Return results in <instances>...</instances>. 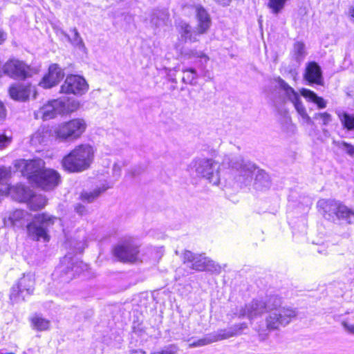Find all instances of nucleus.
I'll list each match as a JSON object with an SVG mask.
<instances>
[{
    "instance_id": "aec40b11",
    "label": "nucleus",
    "mask_w": 354,
    "mask_h": 354,
    "mask_svg": "<svg viewBox=\"0 0 354 354\" xmlns=\"http://www.w3.org/2000/svg\"><path fill=\"white\" fill-rule=\"evenodd\" d=\"M32 93H34V97H35V88L30 85L15 84L9 88L10 97L16 101L27 100Z\"/></svg>"
},
{
    "instance_id": "f8f14e48",
    "label": "nucleus",
    "mask_w": 354,
    "mask_h": 354,
    "mask_svg": "<svg viewBox=\"0 0 354 354\" xmlns=\"http://www.w3.org/2000/svg\"><path fill=\"white\" fill-rule=\"evenodd\" d=\"M17 169L21 172L24 176H28L32 183L33 176L39 175L45 167V162L41 159L33 160H18L15 163Z\"/></svg>"
},
{
    "instance_id": "a878e982",
    "label": "nucleus",
    "mask_w": 354,
    "mask_h": 354,
    "mask_svg": "<svg viewBox=\"0 0 354 354\" xmlns=\"http://www.w3.org/2000/svg\"><path fill=\"white\" fill-rule=\"evenodd\" d=\"M50 134L48 129L46 127H40L32 136L31 143L33 145H44L50 138Z\"/></svg>"
},
{
    "instance_id": "b1692460",
    "label": "nucleus",
    "mask_w": 354,
    "mask_h": 354,
    "mask_svg": "<svg viewBox=\"0 0 354 354\" xmlns=\"http://www.w3.org/2000/svg\"><path fill=\"white\" fill-rule=\"evenodd\" d=\"M278 82L279 86L284 91L286 97L293 104L294 106H296L297 104L302 103L299 94L296 92L293 88L289 86L288 83L280 78Z\"/></svg>"
},
{
    "instance_id": "6ab92c4d",
    "label": "nucleus",
    "mask_w": 354,
    "mask_h": 354,
    "mask_svg": "<svg viewBox=\"0 0 354 354\" xmlns=\"http://www.w3.org/2000/svg\"><path fill=\"white\" fill-rule=\"evenodd\" d=\"M304 79L308 84L324 85V78L320 66L315 62H308L306 64Z\"/></svg>"
},
{
    "instance_id": "4be33fe9",
    "label": "nucleus",
    "mask_w": 354,
    "mask_h": 354,
    "mask_svg": "<svg viewBox=\"0 0 354 354\" xmlns=\"http://www.w3.org/2000/svg\"><path fill=\"white\" fill-rule=\"evenodd\" d=\"M183 263H191L190 268L198 271L205 270V257L201 254H194L191 251L185 250L183 254Z\"/></svg>"
},
{
    "instance_id": "79ce46f5",
    "label": "nucleus",
    "mask_w": 354,
    "mask_h": 354,
    "mask_svg": "<svg viewBox=\"0 0 354 354\" xmlns=\"http://www.w3.org/2000/svg\"><path fill=\"white\" fill-rule=\"evenodd\" d=\"M80 106V103L77 100H72L71 102H65V110L64 113H71L76 111Z\"/></svg>"
},
{
    "instance_id": "412c9836",
    "label": "nucleus",
    "mask_w": 354,
    "mask_h": 354,
    "mask_svg": "<svg viewBox=\"0 0 354 354\" xmlns=\"http://www.w3.org/2000/svg\"><path fill=\"white\" fill-rule=\"evenodd\" d=\"M248 328L246 323H241L232 326L228 329H221L213 333L215 341H221L234 336L241 335L243 331Z\"/></svg>"
},
{
    "instance_id": "2eb2a0df",
    "label": "nucleus",
    "mask_w": 354,
    "mask_h": 354,
    "mask_svg": "<svg viewBox=\"0 0 354 354\" xmlns=\"http://www.w3.org/2000/svg\"><path fill=\"white\" fill-rule=\"evenodd\" d=\"M230 165L236 169L239 173V180L245 184L250 183L257 167L254 164L249 161H244L238 158L235 162H231Z\"/></svg>"
},
{
    "instance_id": "ddd939ff",
    "label": "nucleus",
    "mask_w": 354,
    "mask_h": 354,
    "mask_svg": "<svg viewBox=\"0 0 354 354\" xmlns=\"http://www.w3.org/2000/svg\"><path fill=\"white\" fill-rule=\"evenodd\" d=\"M86 268L87 265L83 262L74 261L71 256L66 255L62 259L61 265L57 268V271L64 272L66 277L64 279V281H69Z\"/></svg>"
},
{
    "instance_id": "7c9ffc66",
    "label": "nucleus",
    "mask_w": 354,
    "mask_h": 354,
    "mask_svg": "<svg viewBox=\"0 0 354 354\" xmlns=\"http://www.w3.org/2000/svg\"><path fill=\"white\" fill-rule=\"evenodd\" d=\"M109 187L103 185L102 187L95 189L92 192H85L81 195V198L83 201H87L88 203L93 202L102 193L105 192Z\"/></svg>"
},
{
    "instance_id": "09e8293b",
    "label": "nucleus",
    "mask_w": 354,
    "mask_h": 354,
    "mask_svg": "<svg viewBox=\"0 0 354 354\" xmlns=\"http://www.w3.org/2000/svg\"><path fill=\"white\" fill-rule=\"evenodd\" d=\"M6 39V34L3 31L0 30V45L4 42Z\"/></svg>"
},
{
    "instance_id": "393cba45",
    "label": "nucleus",
    "mask_w": 354,
    "mask_h": 354,
    "mask_svg": "<svg viewBox=\"0 0 354 354\" xmlns=\"http://www.w3.org/2000/svg\"><path fill=\"white\" fill-rule=\"evenodd\" d=\"M169 22V15L167 10H158L153 13L151 24L156 28L162 27Z\"/></svg>"
},
{
    "instance_id": "37998d69",
    "label": "nucleus",
    "mask_w": 354,
    "mask_h": 354,
    "mask_svg": "<svg viewBox=\"0 0 354 354\" xmlns=\"http://www.w3.org/2000/svg\"><path fill=\"white\" fill-rule=\"evenodd\" d=\"M12 142V137L0 132V149L7 147Z\"/></svg>"
},
{
    "instance_id": "39448f33",
    "label": "nucleus",
    "mask_w": 354,
    "mask_h": 354,
    "mask_svg": "<svg viewBox=\"0 0 354 354\" xmlns=\"http://www.w3.org/2000/svg\"><path fill=\"white\" fill-rule=\"evenodd\" d=\"M317 207L323 216L330 220L335 216L338 219H345L349 224H354V211L339 201L331 199H320Z\"/></svg>"
},
{
    "instance_id": "5701e85b",
    "label": "nucleus",
    "mask_w": 354,
    "mask_h": 354,
    "mask_svg": "<svg viewBox=\"0 0 354 354\" xmlns=\"http://www.w3.org/2000/svg\"><path fill=\"white\" fill-rule=\"evenodd\" d=\"M300 94L308 102L315 104L318 109H325L327 106V101L323 97L318 96L315 92L307 88H301Z\"/></svg>"
},
{
    "instance_id": "f3484780",
    "label": "nucleus",
    "mask_w": 354,
    "mask_h": 354,
    "mask_svg": "<svg viewBox=\"0 0 354 354\" xmlns=\"http://www.w3.org/2000/svg\"><path fill=\"white\" fill-rule=\"evenodd\" d=\"M138 247L132 242H125L115 247L114 255L120 261L134 262L138 259Z\"/></svg>"
},
{
    "instance_id": "1a4fd4ad",
    "label": "nucleus",
    "mask_w": 354,
    "mask_h": 354,
    "mask_svg": "<svg viewBox=\"0 0 354 354\" xmlns=\"http://www.w3.org/2000/svg\"><path fill=\"white\" fill-rule=\"evenodd\" d=\"M35 276L33 274L28 273L19 280L17 285L14 286L11 290L10 298L15 301H18L20 298L24 299L26 295L33 292L35 287Z\"/></svg>"
},
{
    "instance_id": "6e6552de",
    "label": "nucleus",
    "mask_w": 354,
    "mask_h": 354,
    "mask_svg": "<svg viewBox=\"0 0 354 354\" xmlns=\"http://www.w3.org/2000/svg\"><path fill=\"white\" fill-rule=\"evenodd\" d=\"M88 89L86 80L77 75H68L60 87V92L66 94L82 95Z\"/></svg>"
},
{
    "instance_id": "c85d7f7f",
    "label": "nucleus",
    "mask_w": 354,
    "mask_h": 354,
    "mask_svg": "<svg viewBox=\"0 0 354 354\" xmlns=\"http://www.w3.org/2000/svg\"><path fill=\"white\" fill-rule=\"evenodd\" d=\"M343 127L348 131H354V115L346 112L337 113Z\"/></svg>"
},
{
    "instance_id": "7ed1b4c3",
    "label": "nucleus",
    "mask_w": 354,
    "mask_h": 354,
    "mask_svg": "<svg viewBox=\"0 0 354 354\" xmlns=\"http://www.w3.org/2000/svg\"><path fill=\"white\" fill-rule=\"evenodd\" d=\"M196 16L198 24L194 31H192V27L186 21H180L176 25L178 33L186 41L189 40L192 42L197 41L196 36L206 33L211 26L210 17L203 8L196 7Z\"/></svg>"
},
{
    "instance_id": "473e14b6",
    "label": "nucleus",
    "mask_w": 354,
    "mask_h": 354,
    "mask_svg": "<svg viewBox=\"0 0 354 354\" xmlns=\"http://www.w3.org/2000/svg\"><path fill=\"white\" fill-rule=\"evenodd\" d=\"M288 0H268V7L274 15H278L283 10Z\"/></svg>"
},
{
    "instance_id": "a18cd8bd",
    "label": "nucleus",
    "mask_w": 354,
    "mask_h": 354,
    "mask_svg": "<svg viewBox=\"0 0 354 354\" xmlns=\"http://www.w3.org/2000/svg\"><path fill=\"white\" fill-rule=\"evenodd\" d=\"M124 164L122 162H115L113 166V175L116 177H119L121 174L122 168Z\"/></svg>"
},
{
    "instance_id": "9b49d317",
    "label": "nucleus",
    "mask_w": 354,
    "mask_h": 354,
    "mask_svg": "<svg viewBox=\"0 0 354 354\" xmlns=\"http://www.w3.org/2000/svg\"><path fill=\"white\" fill-rule=\"evenodd\" d=\"M65 110V100L56 99L48 101L44 104L35 115L36 118H41L44 120L55 118L57 115L64 114Z\"/></svg>"
},
{
    "instance_id": "2f4dec72",
    "label": "nucleus",
    "mask_w": 354,
    "mask_h": 354,
    "mask_svg": "<svg viewBox=\"0 0 354 354\" xmlns=\"http://www.w3.org/2000/svg\"><path fill=\"white\" fill-rule=\"evenodd\" d=\"M184 73L183 77V82L185 84H195L196 80L198 78V73L194 68H185L182 70Z\"/></svg>"
},
{
    "instance_id": "dca6fc26",
    "label": "nucleus",
    "mask_w": 354,
    "mask_h": 354,
    "mask_svg": "<svg viewBox=\"0 0 354 354\" xmlns=\"http://www.w3.org/2000/svg\"><path fill=\"white\" fill-rule=\"evenodd\" d=\"M28 66L18 59H10L3 66V73L13 79L23 80L26 77Z\"/></svg>"
},
{
    "instance_id": "20e7f679",
    "label": "nucleus",
    "mask_w": 354,
    "mask_h": 354,
    "mask_svg": "<svg viewBox=\"0 0 354 354\" xmlns=\"http://www.w3.org/2000/svg\"><path fill=\"white\" fill-rule=\"evenodd\" d=\"M58 221L57 217L46 213L35 215L32 221L27 225L28 236L35 241H48L50 240L49 228Z\"/></svg>"
},
{
    "instance_id": "cd10ccee",
    "label": "nucleus",
    "mask_w": 354,
    "mask_h": 354,
    "mask_svg": "<svg viewBox=\"0 0 354 354\" xmlns=\"http://www.w3.org/2000/svg\"><path fill=\"white\" fill-rule=\"evenodd\" d=\"M31 326L34 330L44 331L49 329L50 321L39 316H34L30 319Z\"/></svg>"
},
{
    "instance_id": "c756f323",
    "label": "nucleus",
    "mask_w": 354,
    "mask_h": 354,
    "mask_svg": "<svg viewBox=\"0 0 354 354\" xmlns=\"http://www.w3.org/2000/svg\"><path fill=\"white\" fill-rule=\"evenodd\" d=\"M28 203L31 209L37 210L46 205V199L41 195H33L32 193Z\"/></svg>"
},
{
    "instance_id": "8fccbe9b",
    "label": "nucleus",
    "mask_w": 354,
    "mask_h": 354,
    "mask_svg": "<svg viewBox=\"0 0 354 354\" xmlns=\"http://www.w3.org/2000/svg\"><path fill=\"white\" fill-rule=\"evenodd\" d=\"M76 210L78 213L80 214H83V212H84L85 210V208L84 206H82V205H79L76 207Z\"/></svg>"
},
{
    "instance_id": "72a5a7b5",
    "label": "nucleus",
    "mask_w": 354,
    "mask_h": 354,
    "mask_svg": "<svg viewBox=\"0 0 354 354\" xmlns=\"http://www.w3.org/2000/svg\"><path fill=\"white\" fill-rule=\"evenodd\" d=\"M213 342H216L215 337H214L213 333L207 335L205 337L200 339L197 341L193 342L189 344V347H200L203 346Z\"/></svg>"
},
{
    "instance_id": "4c0bfd02",
    "label": "nucleus",
    "mask_w": 354,
    "mask_h": 354,
    "mask_svg": "<svg viewBox=\"0 0 354 354\" xmlns=\"http://www.w3.org/2000/svg\"><path fill=\"white\" fill-rule=\"evenodd\" d=\"M313 118L315 120H320L322 124L324 126H327L332 121V115L328 112L315 113Z\"/></svg>"
},
{
    "instance_id": "f03ea898",
    "label": "nucleus",
    "mask_w": 354,
    "mask_h": 354,
    "mask_svg": "<svg viewBox=\"0 0 354 354\" xmlns=\"http://www.w3.org/2000/svg\"><path fill=\"white\" fill-rule=\"evenodd\" d=\"M95 151L89 144L77 145L62 161L63 168L69 172H81L88 169L94 159Z\"/></svg>"
},
{
    "instance_id": "a19ab883",
    "label": "nucleus",
    "mask_w": 354,
    "mask_h": 354,
    "mask_svg": "<svg viewBox=\"0 0 354 354\" xmlns=\"http://www.w3.org/2000/svg\"><path fill=\"white\" fill-rule=\"evenodd\" d=\"M334 143L338 146L339 147L343 148L346 152L351 156L354 155V146L352 145L347 143L344 141L342 142H334Z\"/></svg>"
},
{
    "instance_id": "3c124183",
    "label": "nucleus",
    "mask_w": 354,
    "mask_h": 354,
    "mask_svg": "<svg viewBox=\"0 0 354 354\" xmlns=\"http://www.w3.org/2000/svg\"><path fill=\"white\" fill-rule=\"evenodd\" d=\"M130 354H146V353L142 350H137L132 351Z\"/></svg>"
},
{
    "instance_id": "f257e3e1",
    "label": "nucleus",
    "mask_w": 354,
    "mask_h": 354,
    "mask_svg": "<svg viewBox=\"0 0 354 354\" xmlns=\"http://www.w3.org/2000/svg\"><path fill=\"white\" fill-rule=\"evenodd\" d=\"M268 313L266 318V327L259 326L255 328L260 341L268 339L270 330L287 326L297 316L295 308L281 306V300L277 296H271L268 299Z\"/></svg>"
},
{
    "instance_id": "c9c22d12",
    "label": "nucleus",
    "mask_w": 354,
    "mask_h": 354,
    "mask_svg": "<svg viewBox=\"0 0 354 354\" xmlns=\"http://www.w3.org/2000/svg\"><path fill=\"white\" fill-rule=\"evenodd\" d=\"M26 216V212L21 209H16L11 212L8 216V221L12 225H17Z\"/></svg>"
},
{
    "instance_id": "9d476101",
    "label": "nucleus",
    "mask_w": 354,
    "mask_h": 354,
    "mask_svg": "<svg viewBox=\"0 0 354 354\" xmlns=\"http://www.w3.org/2000/svg\"><path fill=\"white\" fill-rule=\"evenodd\" d=\"M60 182L59 174L53 169H44L32 178V183L44 190H50L57 187Z\"/></svg>"
},
{
    "instance_id": "bb28decb",
    "label": "nucleus",
    "mask_w": 354,
    "mask_h": 354,
    "mask_svg": "<svg viewBox=\"0 0 354 354\" xmlns=\"http://www.w3.org/2000/svg\"><path fill=\"white\" fill-rule=\"evenodd\" d=\"M255 189L263 190L270 186V181L268 174L262 170H258L254 181Z\"/></svg>"
},
{
    "instance_id": "ea45409f",
    "label": "nucleus",
    "mask_w": 354,
    "mask_h": 354,
    "mask_svg": "<svg viewBox=\"0 0 354 354\" xmlns=\"http://www.w3.org/2000/svg\"><path fill=\"white\" fill-rule=\"evenodd\" d=\"M205 270L211 272H220L221 266L216 263L214 261L205 257Z\"/></svg>"
},
{
    "instance_id": "0eeeda50",
    "label": "nucleus",
    "mask_w": 354,
    "mask_h": 354,
    "mask_svg": "<svg viewBox=\"0 0 354 354\" xmlns=\"http://www.w3.org/2000/svg\"><path fill=\"white\" fill-rule=\"evenodd\" d=\"M86 127L87 124L84 119L75 118L59 124L55 133L57 138L62 141H73L80 138Z\"/></svg>"
},
{
    "instance_id": "4468645a",
    "label": "nucleus",
    "mask_w": 354,
    "mask_h": 354,
    "mask_svg": "<svg viewBox=\"0 0 354 354\" xmlns=\"http://www.w3.org/2000/svg\"><path fill=\"white\" fill-rule=\"evenodd\" d=\"M268 312V299L266 301L254 300L241 308L237 313L240 318L246 317L252 320L258 316L261 315L264 312Z\"/></svg>"
},
{
    "instance_id": "e433bc0d",
    "label": "nucleus",
    "mask_w": 354,
    "mask_h": 354,
    "mask_svg": "<svg viewBox=\"0 0 354 354\" xmlns=\"http://www.w3.org/2000/svg\"><path fill=\"white\" fill-rule=\"evenodd\" d=\"M294 55L297 62H301L305 57V46L304 44L300 41H297L294 44L293 48Z\"/></svg>"
},
{
    "instance_id": "49530a36",
    "label": "nucleus",
    "mask_w": 354,
    "mask_h": 354,
    "mask_svg": "<svg viewBox=\"0 0 354 354\" xmlns=\"http://www.w3.org/2000/svg\"><path fill=\"white\" fill-rule=\"evenodd\" d=\"M342 326L347 333L351 335H354V324H350L346 321H343L342 322Z\"/></svg>"
},
{
    "instance_id": "423d86ee",
    "label": "nucleus",
    "mask_w": 354,
    "mask_h": 354,
    "mask_svg": "<svg viewBox=\"0 0 354 354\" xmlns=\"http://www.w3.org/2000/svg\"><path fill=\"white\" fill-rule=\"evenodd\" d=\"M194 167L196 175L213 185H218L220 183L219 162L212 158H199L194 162Z\"/></svg>"
},
{
    "instance_id": "de8ad7c7",
    "label": "nucleus",
    "mask_w": 354,
    "mask_h": 354,
    "mask_svg": "<svg viewBox=\"0 0 354 354\" xmlns=\"http://www.w3.org/2000/svg\"><path fill=\"white\" fill-rule=\"evenodd\" d=\"M6 109L3 103L0 101V120L6 118Z\"/></svg>"
},
{
    "instance_id": "a211bd4d",
    "label": "nucleus",
    "mask_w": 354,
    "mask_h": 354,
    "mask_svg": "<svg viewBox=\"0 0 354 354\" xmlns=\"http://www.w3.org/2000/svg\"><path fill=\"white\" fill-rule=\"evenodd\" d=\"M64 77L63 69L57 64H52L48 68V71L44 76L39 85L44 88H50L56 86Z\"/></svg>"
},
{
    "instance_id": "58836bf2",
    "label": "nucleus",
    "mask_w": 354,
    "mask_h": 354,
    "mask_svg": "<svg viewBox=\"0 0 354 354\" xmlns=\"http://www.w3.org/2000/svg\"><path fill=\"white\" fill-rule=\"evenodd\" d=\"M185 55L189 59L196 57L204 59L205 63H207L209 59V57L204 52L197 50H190L186 53Z\"/></svg>"
},
{
    "instance_id": "c03bdc74",
    "label": "nucleus",
    "mask_w": 354,
    "mask_h": 354,
    "mask_svg": "<svg viewBox=\"0 0 354 354\" xmlns=\"http://www.w3.org/2000/svg\"><path fill=\"white\" fill-rule=\"evenodd\" d=\"M73 32L74 33V37H73V44L80 48V47L84 48V45L83 41H82V38L80 37L77 30L76 28H74L73 30Z\"/></svg>"
},
{
    "instance_id": "f704fd0d",
    "label": "nucleus",
    "mask_w": 354,
    "mask_h": 354,
    "mask_svg": "<svg viewBox=\"0 0 354 354\" xmlns=\"http://www.w3.org/2000/svg\"><path fill=\"white\" fill-rule=\"evenodd\" d=\"M295 108L297 113L301 118L303 123L307 124H313L310 117L307 113L306 109L305 106H304L303 103L297 104L296 105V106H295Z\"/></svg>"
}]
</instances>
